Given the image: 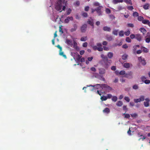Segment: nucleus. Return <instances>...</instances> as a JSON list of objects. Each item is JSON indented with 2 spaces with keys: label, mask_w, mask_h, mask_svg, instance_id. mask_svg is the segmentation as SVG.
<instances>
[{
  "label": "nucleus",
  "mask_w": 150,
  "mask_h": 150,
  "mask_svg": "<svg viewBox=\"0 0 150 150\" xmlns=\"http://www.w3.org/2000/svg\"><path fill=\"white\" fill-rule=\"evenodd\" d=\"M100 57L102 59L100 61L99 63L105 69H108L112 63V60L108 59L107 56L103 54H101Z\"/></svg>",
  "instance_id": "nucleus-1"
},
{
  "label": "nucleus",
  "mask_w": 150,
  "mask_h": 150,
  "mask_svg": "<svg viewBox=\"0 0 150 150\" xmlns=\"http://www.w3.org/2000/svg\"><path fill=\"white\" fill-rule=\"evenodd\" d=\"M99 86L101 88H102V89H103L105 90L106 91L109 92V91H111L112 89V88L111 87H110L109 86H108L107 84H97L95 85H89V86H87V87H90L92 86L96 89H98V88L97 87V86Z\"/></svg>",
  "instance_id": "nucleus-2"
},
{
  "label": "nucleus",
  "mask_w": 150,
  "mask_h": 150,
  "mask_svg": "<svg viewBox=\"0 0 150 150\" xmlns=\"http://www.w3.org/2000/svg\"><path fill=\"white\" fill-rule=\"evenodd\" d=\"M64 4H66L65 0H57L55 6L56 10L58 11L61 10L62 6Z\"/></svg>",
  "instance_id": "nucleus-3"
},
{
  "label": "nucleus",
  "mask_w": 150,
  "mask_h": 150,
  "mask_svg": "<svg viewBox=\"0 0 150 150\" xmlns=\"http://www.w3.org/2000/svg\"><path fill=\"white\" fill-rule=\"evenodd\" d=\"M124 77L129 79H132L133 77V73L131 71H129L126 73L124 76Z\"/></svg>",
  "instance_id": "nucleus-4"
},
{
  "label": "nucleus",
  "mask_w": 150,
  "mask_h": 150,
  "mask_svg": "<svg viewBox=\"0 0 150 150\" xmlns=\"http://www.w3.org/2000/svg\"><path fill=\"white\" fill-rule=\"evenodd\" d=\"M145 100V97L144 96H141L139 98L134 99V102L135 103H137L139 102H140L141 101H143Z\"/></svg>",
  "instance_id": "nucleus-5"
},
{
  "label": "nucleus",
  "mask_w": 150,
  "mask_h": 150,
  "mask_svg": "<svg viewBox=\"0 0 150 150\" xmlns=\"http://www.w3.org/2000/svg\"><path fill=\"white\" fill-rule=\"evenodd\" d=\"M103 7L102 6H99L98 8H96V11L99 16H101L103 15L102 12L101 11Z\"/></svg>",
  "instance_id": "nucleus-6"
},
{
  "label": "nucleus",
  "mask_w": 150,
  "mask_h": 150,
  "mask_svg": "<svg viewBox=\"0 0 150 150\" xmlns=\"http://www.w3.org/2000/svg\"><path fill=\"white\" fill-rule=\"evenodd\" d=\"M138 60L141 62L142 64L143 65H145L146 63L144 59L142 57H138Z\"/></svg>",
  "instance_id": "nucleus-7"
},
{
  "label": "nucleus",
  "mask_w": 150,
  "mask_h": 150,
  "mask_svg": "<svg viewBox=\"0 0 150 150\" xmlns=\"http://www.w3.org/2000/svg\"><path fill=\"white\" fill-rule=\"evenodd\" d=\"M145 101L144 102V104L145 107H148L149 106V102L150 100L149 98L145 99Z\"/></svg>",
  "instance_id": "nucleus-8"
},
{
  "label": "nucleus",
  "mask_w": 150,
  "mask_h": 150,
  "mask_svg": "<svg viewBox=\"0 0 150 150\" xmlns=\"http://www.w3.org/2000/svg\"><path fill=\"white\" fill-rule=\"evenodd\" d=\"M87 25L86 24H84L81 27V32L82 33H85L86 30Z\"/></svg>",
  "instance_id": "nucleus-9"
},
{
  "label": "nucleus",
  "mask_w": 150,
  "mask_h": 150,
  "mask_svg": "<svg viewBox=\"0 0 150 150\" xmlns=\"http://www.w3.org/2000/svg\"><path fill=\"white\" fill-rule=\"evenodd\" d=\"M135 38L139 41H140L142 40V37L140 34H136L135 35Z\"/></svg>",
  "instance_id": "nucleus-10"
},
{
  "label": "nucleus",
  "mask_w": 150,
  "mask_h": 150,
  "mask_svg": "<svg viewBox=\"0 0 150 150\" xmlns=\"http://www.w3.org/2000/svg\"><path fill=\"white\" fill-rule=\"evenodd\" d=\"M105 37L106 40L109 41H111L112 40V37L108 34L106 35Z\"/></svg>",
  "instance_id": "nucleus-11"
},
{
  "label": "nucleus",
  "mask_w": 150,
  "mask_h": 150,
  "mask_svg": "<svg viewBox=\"0 0 150 150\" xmlns=\"http://www.w3.org/2000/svg\"><path fill=\"white\" fill-rule=\"evenodd\" d=\"M66 43L69 46L72 47L73 45V43L72 41L69 39H67L66 40Z\"/></svg>",
  "instance_id": "nucleus-12"
},
{
  "label": "nucleus",
  "mask_w": 150,
  "mask_h": 150,
  "mask_svg": "<svg viewBox=\"0 0 150 150\" xmlns=\"http://www.w3.org/2000/svg\"><path fill=\"white\" fill-rule=\"evenodd\" d=\"M103 30L104 31L110 32L111 30L110 28L107 26H104L103 28Z\"/></svg>",
  "instance_id": "nucleus-13"
},
{
  "label": "nucleus",
  "mask_w": 150,
  "mask_h": 150,
  "mask_svg": "<svg viewBox=\"0 0 150 150\" xmlns=\"http://www.w3.org/2000/svg\"><path fill=\"white\" fill-rule=\"evenodd\" d=\"M105 72V69L103 68H101L99 69V73L100 74H103Z\"/></svg>",
  "instance_id": "nucleus-14"
},
{
  "label": "nucleus",
  "mask_w": 150,
  "mask_h": 150,
  "mask_svg": "<svg viewBox=\"0 0 150 150\" xmlns=\"http://www.w3.org/2000/svg\"><path fill=\"white\" fill-rule=\"evenodd\" d=\"M103 111L104 113L108 114L110 112V111L109 108H106L103 110Z\"/></svg>",
  "instance_id": "nucleus-15"
},
{
  "label": "nucleus",
  "mask_w": 150,
  "mask_h": 150,
  "mask_svg": "<svg viewBox=\"0 0 150 150\" xmlns=\"http://www.w3.org/2000/svg\"><path fill=\"white\" fill-rule=\"evenodd\" d=\"M139 30L144 35L146 33V30L144 28H141L139 29Z\"/></svg>",
  "instance_id": "nucleus-16"
},
{
  "label": "nucleus",
  "mask_w": 150,
  "mask_h": 150,
  "mask_svg": "<svg viewBox=\"0 0 150 150\" xmlns=\"http://www.w3.org/2000/svg\"><path fill=\"white\" fill-rule=\"evenodd\" d=\"M113 55V53L112 52H108L107 54L108 57L110 59L112 58V57Z\"/></svg>",
  "instance_id": "nucleus-17"
},
{
  "label": "nucleus",
  "mask_w": 150,
  "mask_h": 150,
  "mask_svg": "<svg viewBox=\"0 0 150 150\" xmlns=\"http://www.w3.org/2000/svg\"><path fill=\"white\" fill-rule=\"evenodd\" d=\"M123 0H113L112 1L113 3L114 4H116L118 3L122 2Z\"/></svg>",
  "instance_id": "nucleus-18"
},
{
  "label": "nucleus",
  "mask_w": 150,
  "mask_h": 150,
  "mask_svg": "<svg viewBox=\"0 0 150 150\" xmlns=\"http://www.w3.org/2000/svg\"><path fill=\"white\" fill-rule=\"evenodd\" d=\"M59 54L61 56H62L65 58H67V56L66 55L64 54L63 52H62V51H60V50H59Z\"/></svg>",
  "instance_id": "nucleus-19"
},
{
  "label": "nucleus",
  "mask_w": 150,
  "mask_h": 150,
  "mask_svg": "<svg viewBox=\"0 0 150 150\" xmlns=\"http://www.w3.org/2000/svg\"><path fill=\"white\" fill-rule=\"evenodd\" d=\"M123 66L124 67L126 68H129L130 67V64L129 63H125Z\"/></svg>",
  "instance_id": "nucleus-20"
},
{
  "label": "nucleus",
  "mask_w": 150,
  "mask_h": 150,
  "mask_svg": "<svg viewBox=\"0 0 150 150\" xmlns=\"http://www.w3.org/2000/svg\"><path fill=\"white\" fill-rule=\"evenodd\" d=\"M123 105V103L121 101H119L116 103V105L120 107Z\"/></svg>",
  "instance_id": "nucleus-21"
},
{
  "label": "nucleus",
  "mask_w": 150,
  "mask_h": 150,
  "mask_svg": "<svg viewBox=\"0 0 150 150\" xmlns=\"http://www.w3.org/2000/svg\"><path fill=\"white\" fill-rule=\"evenodd\" d=\"M149 4H146L143 6V7L145 9H148L149 8Z\"/></svg>",
  "instance_id": "nucleus-22"
},
{
  "label": "nucleus",
  "mask_w": 150,
  "mask_h": 150,
  "mask_svg": "<svg viewBox=\"0 0 150 150\" xmlns=\"http://www.w3.org/2000/svg\"><path fill=\"white\" fill-rule=\"evenodd\" d=\"M119 35L120 37H122L124 35V32L123 30H121L119 33Z\"/></svg>",
  "instance_id": "nucleus-23"
},
{
  "label": "nucleus",
  "mask_w": 150,
  "mask_h": 150,
  "mask_svg": "<svg viewBox=\"0 0 150 150\" xmlns=\"http://www.w3.org/2000/svg\"><path fill=\"white\" fill-rule=\"evenodd\" d=\"M131 116L133 118H136L138 117V115L136 113H134L131 114Z\"/></svg>",
  "instance_id": "nucleus-24"
},
{
  "label": "nucleus",
  "mask_w": 150,
  "mask_h": 150,
  "mask_svg": "<svg viewBox=\"0 0 150 150\" xmlns=\"http://www.w3.org/2000/svg\"><path fill=\"white\" fill-rule=\"evenodd\" d=\"M88 23L91 25L93 26V21H91L90 20H88L87 21Z\"/></svg>",
  "instance_id": "nucleus-25"
},
{
  "label": "nucleus",
  "mask_w": 150,
  "mask_h": 150,
  "mask_svg": "<svg viewBox=\"0 0 150 150\" xmlns=\"http://www.w3.org/2000/svg\"><path fill=\"white\" fill-rule=\"evenodd\" d=\"M108 98H107L106 96H101L100 98V99L102 101H105L107 100Z\"/></svg>",
  "instance_id": "nucleus-26"
},
{
  "label": "nucleus",
  "mask_w": 150,
  "mask_h": 150,
  "mask_svg": "<svg viewBox=\"0 0 150 150\" xmlns=\"http://www.w3.org/2000/svg\"><path fill=\"white\" fill-rule=\"evenodd\" d=\"M125 2L127 4H129L130 5H132V3L131 0H125Z\"/></svg>",
  "instance_id": "nucleus-27"
},
{
  "label": "nucleus",
  "mask_w": 150,
  "mask_h": 150,
  "mask_svg": "<svg viewBox=\"0 0 150 150\" xmlns=\"http://www.w3.org/2000/svg\"><path fill=\"white\" fill-rule=\"evenodd\" d=\"M117 99V98L116 96H113L112 99V101L115 102H116Z\"/></svg>",
  "instance_id": "nucleus-28"
},
{
  "label": "nucleus",
  "mask_w": 150,
  "mask_h": 150,
  "mask_svg": "<svg viewBox=\"0 0 150 150\" xmlns=\"http://www.w3.org/2000/svg\"><path fill=\"white\" fill-rule=\"evenodd\" d=\"M127 57L128 55L127 54H124L122 56V59L123 60H125L127 58Z\"/></svg>",
  "instance_id": "nucleus-29"
},
{
  "label": "nucleus",
  "mask_w": 150,
  "mask_h": 150,
  "mask_svg": "<svg viewBox=\"0 0 150 150\" xmlns=\"http://www.w3.org/2000/svg\"><path fill=\"white\" fill-rule=\"evenodd\" d=\"M118 31L117 30H114L113 31L112 33L115 35H117L118 34Z\"/></svg>",
  "instance_id": "nucleus-30"
},
{
  "label": "nucleus",
  "mask_w": 150,
  "mask_h": 150,
  "mask_svg": "<svg viewBox=\"0 0 150 150\" xmlns=\"http://www.w3.org/2000/svg\"><path fill=\"white\" fill-rule=\"evenodd\" d=\"M149 21L147 20H143L142 23L145 24H147Z\"/></svg>",
  "instance_id": "nucleus-31"
},
{
  "label": "nucleus",
  "mask_w": 150,
  "mask_h": 150,
  "mask_svg": "<svg viewBox=\"0 0 150 150\" xmlns=\"http://www.w3.org/2000/svg\"><path fill=\"white\" fill-rule=\"evenodd\" d=\"M138 20L139 21H142L144 19V18L143 16H138Z\"/></svg>",
  "instance_id": "nucleus-32"
},
{
  "label": "nucleus",
  "mask_w": 150,
  "mask_h": 150,
  "mask_svg": "<svg viewBox=\"0 0 150 150\" xmlns=\"http://www.w3.org/2000/svg\"><path fill=\"white\" fill-rule=\"evenodd\" d=\"M87 39V37H82L81 38V40L82 41H86Z\"/></svg>",
  "instance_id": "nucleus-33"
},
{
  "label": "nucleus",
  "mask_w": 150,
  "mask_h": 150,
  "mask_svg": "<svg viewBox=\"0 0 150 150\" xmlns=\"http://www.w3.org/2000/svg\"><path fill=\"white\" fill-rule=\"evenodd\" d=\"M124 33L127 36H129L130 33V31L129 30H128L127 31L125 32H124Z\"/></svg>",
  "instance_id": "nucleus-34"
},
{
  "label": "nucleus",
  "mask_w": 150,
  "mask_h": 150,
  "mask_svg": "<svg viewBox=\"0 0 150 150\" xmlns=\"http://www.w3.org/2000/svg\"><path fill=\"white\" fill-rule=\"evenodd\" d=\"M119 74L121 75H125L126 74L125 71L124 70H122L120 71L119 72Z\"/></svg>",
  "instance_id": "nucleus-35"
},
{
  "label": "nucleus",
  "mask_w": 150,
  "mask_h": 150,
  "mask_svg": "<svg viewBox=\"0 0 150 150\" xmlns=\"http://www.w3.org/2000/svg\"><path fill=\"white\" fill-rule=\"evenodd\" d=\"M145 41L146 42L148 43L150 42V35L149 36V37L146 38Z\"/></svg>",
  "instance_id": "nucleus-36"
},
{
  "label": "nucleus",
  "mask_w": 150,
  "mask_h": 150,
  "mask_svg": "<svg viewBox=\"0 0 150 150\" xmlns=\"http://www.w3.org/2000/svg\"><path fill=\"white\" fill-rule=\"evenodd\" d=\"M133 16L134 17H137L139 16V14L137 12H134L133 13Z\"/></svg>",
  "instance_id": "nucleus-37"
},
{
  "label": "nucleus",
  "mask_w": 150,
  "mask_h": 150,
  "mask_svg": "<svg viewBox=\"0 0 150 150\" xmlns=\"http://www.w3.org/2000/svg\"><path fill=\"white\" fill-rule=\"evenodd\" d=\"M77 57L76 58V59L78 61H79L81 57V56L79 55V54H77Z\"/></svg>",
  "instance_id": "nucleus-38"
},
{
  "label": "nucleus",
  "mask_w": 150,
  "mask_h": 150,
  "mask_svg": "<svg viewBox=\"0 0 150 150\" xmlns=\"http://www.w3.org/2000/svg\"><path fill=\"white\" fill-rule=\"evenodd\" d=\"M124 99L127 102H129L130 99L129 97L125 96L124 98Z\"/></svg>",
  "instance_id": "nucleus-39"
},
{
  "label": "nucleus",
  "mask_w": 150,
  "mask_h": 150,
  "mask_svg": "<svg viewBox=\"0 0 150 150\" xmlns=\"http://www.w3.org/2000/svg\"><path fill=\"white\" fill-rule=\"evenodd\" d=\"M138 86L137 84L134 85L132 87L135 90L138 89Z\"/></svg>",
  "instance_id": "nucleus-40"
},
{
  "label": "nucleus",
  "mask_w": 150,
  "mask_h": 150,
  "mask_svg": "<svg viewBox=\"0 0 150 150\" xmlns=\"http://www.w3.org/2000/svg\"><path fill=\"white\" fill-rule=\"evenodd\" d=\"M126 41L128 42H130L131 40L129 37H127L126 38Z\"/></svg>",
  "instance_id": "nucleus-41"
},
{
  "label": "nucleus",
  "mask_w": 150,
  "mask_h": 150,
  "mask_svg": "<svg viewBox=\"0 0 150 150\" xmlns=\"http://www.w3.org/2000/svg\"><path fill=\"white\" fill-rule=\"evenodd\" d=\"M143 52L146 53H147L148 52V50L147 48L144 47H143Z\"/></svg>",
  "instance_id": "nucleus-42"
},
{
  "label": "nucleus",
  "mask_w": 150,
  "mask_h": 150,
  "mask_svg": "<svg viewBox=\"0 0 150 150\" xmlns=\"http://www.w3.org/2000/svg\"><path fill=\"white\" fill-rule=\"evenodd\" d=\"M109 16L110 18L112 20H113L114 19H115V16L113 15H112V14L110 15H109Z\"/></svg>",
  "instance_id": "nucleus-43"
},
{
  "label": "nucleus",
  "mask_w": 150,
  "mask_h": 150,
  "mask_svg": "<svg viewBox=\"0 0 150 150\" xmlns=\"http://www.w3.org/2000/svg\"><path fill=\"white\" fill-rule=\"evenodd\" d=\"M124 114L125 115V117L127 118H129L130 117V115L129 114L124 113Z\"/></svg>",
  "instance_id": "nucleus-44"
},
{
  "label": "nucleus",
  "mask_w": 150,
  "mask_h": 150,
  "mask_svg": "<svg viewBox=\"0 0 150 150\" xmlns=\"http://www.w3.org/2000/svg\"><path fill=\"white\" fill-rule=\"evenodd\" d=\"M82 15L84 17H86L88 16V14L86 13L83 12L82 13Z\"/></svg>",
  "instance_id": "nucleus-45"
},
{
  "label": "nucleus",
  "mask_w": 150,
  "mask_h": 150,
  "mask_svg": "<svg viewBox=\"0 0 150 150\" xmlns=\"http://www.w3.org/2000/svg\"><path fill=\"white\" fill-rule=\"evenodd\" d=\"M127 8L129 10H132L134 8L132 6H129L127 7Z\"/></svg>",
  "instance_id": "nucleus-46"
},
{
  "label": "nucleus",
  "mask_w": 150,
  "mask_h": 150,
  "mask_svg": "<svg viewBox=\"0 0 150 150\" xmlns=\"http://www.w3.org/2000/svg\"><path fill=\"white\" fill-rule=\"evenodd\" d=\"M144 83L146 84H148L150 83V80H146L144 81Z\"/></svg>",
  "instance_id": "nucleus-47"
},
{
  "label": "nucleus",
  "mask_w": 150,
  "mask_h": 150,
  "mask_svg": "<svg viewBox=\"0 0 150 150\" xmlns=\"http://www.w3.org/2000/svg\"><path fill=\"white\" fill-rule=\"evenodd\" d=\"M105 11L107 13L109 14L110 13L111 11L110 9L108 8H107L106 9Z\"/></svg>",
  "instance_id": "nucleus-48"
},
{
  "label": "nucleus",
  "mask_w": 150,
  "mask_h": 150,
  "mask_svg": "<svg viewBox=\"0 0 150 150\" xmlns=\"http://www.w3.org/2000/svg\"><path fill=\"white\" fill-rule=\"evenodd\" d=\"M130 37L132 39H133L135 38V35L134 34H131L130 36Z\"/></svg>",
  "instance_id": "nucleus-49"
},
{
  "label": "nucleus",
  "mask_w": 150,
  "mask_h": 150,
  "mask_svg": "<svg viewBox=\"0 0 150 150\" xmlns=\"http://www.w3.org/2000/svg\"><path fill=\"white\" fill-rule=\"evenodd\" d=\"M139 47H140V46L139 45H136L134 46H133V48L134 49V51H135L136 50L137 47L139 48Z\"/></svg>",
  "instance_id": "nucleus-50"
},
{
  "label": "nucleus",
  "mask_w": 150,
  "mask_h": 150,
  "mask_svg": "<svg viewBox=\"0 0 150 150\" xmlns=\"http://www.w3.org/2000/svg\"><path fill=\"white\" fill-rule=\"evenodd\" d=\"M93 5L96 6H99V3L98 2H96L94 3L93 4Z\"/></svg>",
  "instance_id": "nucleus-51"
},
{
  "label": "nucleus",
  "mask_w": 150,
  "mask_h": 150,
  "mask_svg": "<svg viewBox=\"0 0 150 150\" xmlns=\"http://www.w3.org/2000/svg\"><path fill=\"white\" fill-rule=\"evenodd\" d=\"M71 11V10L70 8H69L67 11V15H69Z\"/></svg>",
  "instance_id": "nucleus-52"
},
{
  "label": "nucleus",
  "mask_w": 150,
  "mask_h": 150,
  "mask_svg": "<svg viewBox=\"0 0 150 150\" xmlns=\"http://www.w3.org/2000/svg\"><path fill=\"white\" fill-rule=\"evenodd\" d=\"M56 47L59 49V50L60 51H62V47L60 46L59 45H57Z\"/></svg>",
  "instance_id": "nucleus-53"
},
{
  "label": "nucleus",
  "mask_w": 150,
  "mask_h": 150,
  "mask_svg": "<svg viewBox=\"0 0 150 150\" xmlns=\"http://www.w3.org/2000/svg\"><path fill=\"white\" fill-rule=\"evenodd\" d=\"M128 27L133 28L134 27V25L132 23H128L127 24Z\"/></svg>",
  "instance_id": "nucleus-54"
},
{
  "label": "nucleus",
  "mask_w": 150,
  "mask_h": 150,
  "mask_svg": "<svg viewBox=\"0 0 150 150\" xmlns=\"http://www.w3.org/2000/svg\"><path fill=\"white\" fill-rule=\"evenodd\" d=\"M88 45V43L87 42L84 43L83 44V46L84 47H86Z\"/></svg>",
  "instance_id": "nucleus-55"
},
{
  "label": "nucleus",
  "mask_w": 150,
  "mask_h": 150,
  "mask_svg": "<svg viewBox=\"0 0 150 150\" xmlns=\"http://www.w3.org/2000/svg\"><path fill=\"white\" fill-rule=\"evenodd\" d=\"M97 50L99 51H102L103 50V48L101 47H99L98 48Z\"/></svg>",
  "instance_id": "nucleus-56"
},
{
  "label": "nucleus",
  "mask_w": 150,
  "mask_h": 150,
  "mask_svg": "<svg viewBox=\"0 0 150 150\" xmlns=\"http://www.w3.org/2000/svg\"><path fill=\"white\" fill-rule=\"evenodd\" d=\"M117 9L118 10L120 11L123 9V8L121 6H119L118 7Z\"/></svg>",
  "instance_id": "nucleus-57"
},
{
  "label": "nucleus",
  "mask_w": 150,
  "mask_h": 150,
  "mask_svg": "<svg viewBox=\"0 0 150 150\" xmlns=\"http://www.w3.org/2000/svg\"><path fill=\"white\" fill-rule=\"evenodd\" d=\"M91 70L93 71H94V72H95L96 71V69L94 67H91Z\"/></svg>",
  "instance_id": "nucleus-58"
},
{
  "label": "nucleus",
  "mask_w": 150,
  "mask_h": 150,
  "mask_svg": "<svg viewBox=\"0 0 150 150\" xmlns=\"http://www.w3.org/2000/svg\"><path fill=\"white\" fill-rule=\"evenodd\" d=\"M122 47L126 49L128 48V46L126 44H125L122 45Z\"/></svg>",
  "instance_id": "nucleus-59"
},
{
  "label": "nucleus",
  "mask_w": 150,
  "mask_h": 150,
  "mask_svg": "<svg viewBox=\"0 0 150 150\" xmlns=\"http://www.w3.org/2000/svg\"><path fill=\"white\" fill-rule=\"evenodd\" d=\"M103 49L105 50L108 51L109 50V49L106 46H103Z\"/></svg>",
  "instance_id": "nucleus-60"
},
{
  "label": "nucleus",
  "mask_w": 150,
  "mask_h": 150,
  "mask_svg": "<svg viewBox=\"0 0 150 150\" xmlns=\"http://www.w3.org/2000/svg\"><path fill=\"white\" fill-rule=\"evenodd\" d=\"M93 59V57H88V60L90 62Z\"/></svg>",
  "instance_id": "nucleus-61"
},
{
  "label": "nucleus",
  "mask_w": 150,
  "mask_h": 150,
  "mask_svg": "<svg viewBox=\"0 0 150 150\" xmlns=\"http://www.w3.org/2000/svg\"><path fill=\"white\" fill-rule=\"evenodd\" d=\"M107 98H110L112 97V95L111 94H107Z\"/></svg>",
  "instance_id": "nucleus-62"
},
{
  "label": "nucleus",
  "mask_w": 150,
  "mask_h": 150,
  "mask_svg": "<svg viewBox=\"0 0 150 150\" xmlns=\"http://www.w3.org/2000/svg\"><path fill=\"white\" fill-rule=\"evenodd\" d=\"M84 52L85 51L84 50H81L80 52V54L81 55H82L84 54Z\"/></svg>",
  "instance_id": "nucleus-63"
},
{
  "label": "nucleus",
  "mask_w": 150,
  "mask_h": 150,
  "mask_svg": "<svg viewBox=\"0 0 150 150\" xmlns=\"http://www.w3.org/2000/svg\"><path fill=\"white\" fill-rule=\"evenodd\" d=\"M103 45H106L108 44V42L106 41H104L103 42Z\"/></svg>",
  "instance_id": "nucleus-64"
}]
</instances>
